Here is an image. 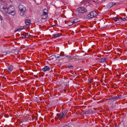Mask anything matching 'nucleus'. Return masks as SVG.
Segmentation results:
<instances>
[{
	"instance_id": "1",
	"label": "nucleus",
	"mask_w": 127,
	"mask_h": 127,
	"mask_svg": "<svg viewBox=\"0 0 127 127\" xmlns=\"http://www.w3.org/2000/svg\"><path fill=\"white\" fill-rule=\"evenodd\" d=\"M97 14L96 12L95 11H93L90 12L87 15L86 18L87 19H90L97 16Z\"/></svg>"
},
{
	"instance_id": "2",
	"label": "nucleus",
	"mask_w": 127,
	"mask_h": 127,
	"mask_svg": "<svg viewBox=\"0 0 127 127\" xmlns=\"http://www.w3.org/2000/svg\"><path fill=\"white\" fill-rule=\"evenodd\" d=\"M67 112L65 111L64 112H60V113L57 114V116L58 117V119L59 120H61L63 118L65 117L67 113Z\"/></svg>"
},
{
	"instance_id": "3",
	"label": "nucleus",
	"mask_w": 127,
	"mask_h": 127,
	"mask_svg": "<svg viewBox=\"0 0 127 127\" xmlns=\"http://www.w3.org/2000/svg\"><path fill=\"white\" fill-rule=\"evenodd\" d=\"M19 10L20 12V15H23L26 11L25 7L22 5H21L20 6Z\"/></svg>"
},
{
	"instance_id": "4",
	"label": "nucleus",
	"mask_w": 127,
	"mask_h": 127,
	"mask_svg": "<svg viewBox=\"0 0 127 127\" xmlns=\"http://www.w3.org/2000/svg\"><path fill=\"white\" fill-rule=\"evenodd\" d=\"M76 11L79 13H84L87 11V9L84 7H79L77 9Z\"/></svg>"
},
{
	"instance_id": "5",
	"label": "nucleus",
	"mask_w": 127,
	"mask_h": 127,
	"mask_svg": "<svg viewBox=\"0 0 127 127\" xmlns=\"http://www.w3.org/2000/svg\"><path fill=\"white\" fill-rule=\"evenodd\" d=\"M10 9H9V10H8L7 13L10 14L13 16L16 13L15 10L13 9V10H11V9H10Z\"/></svg>"
},
{
	"instance_id": "6",
	"label": "nucleus",
	"mask_w": 127,
	"mask_h": 127,
	"mask_svg": "<svg viewBox=\"0 0 127 127\" xmlns=\"http://www.w3.org/2000/svg\"><path fill=\"white\" fill-rule=\"evenodd\" d=\"M48 13L45 12H43V14L41 16V18L43 19H46L48 15Z\"/></svg>"
},
{
	"instance_id": "7",
	"label": "nucleus",
	"mask_w": 127,
	"mask_h": 127,
	"mask_svg": "<svg viewBox=\"0 0 127 127\" xmlns=\"http://www.w3.org/2000/svg\"><path fill=\"white\" fill-rule=\"evenodd\" d=\"M62 35V34L60 33L53 34L52 36V37L56 38L59 37Z\"/></svg>"
},
{
	"instance_id": "8",
	"label": "nucleus",
	"mask_w": 127,
	"mask_h": 127,
	"mask_svg": "<svg viewBox=\"0 0 127 127\" xmlns=\"http://www.w3.org/2000/svg\"><path fill=\"white\" fill-rule=\"evenodd\" d=\"M12 6V5H10L9 7H7L3 6L2 7V8L7 13L8 10H9V9H10V8Z\"/></svg>"
},
{
	"instance_id": "9",
	"label": "nucleus",
	"mask_w": 127,
	"mask_h": 127,
	"mask_svg": "<svg viewBox=\"0 0 127 127\" xmlns=\"http://www.w3.org/2000/svg\"><path fill=\"white\" fill-rule=\"evenodd\" d=\"M50 70V67L47 66H46L42 68V70L44 72L48 71Z\"/></svg>"
},
{
	"instance_id": "10",
	"label": "nucleus",
	"mask_w": 127,
	"mask_h": 127,
	"mask_svg": "<svg viewBox=\"0 0 127 127\" xmlns=\"http://www.w3.org/2000/svg\"><path fill=\"white\" fill-rule=\"evenodd\" d=\"M20 51V49L17 48L13 50V51L14 52V53L15 55H17L19 54V52Z\"/></svg>"
},
{
	"instance_id": "11",
	"label": "nucleus",
	"mask_w": 127,
	"mask_h": 127,
	"mask_svg": "<svg viewBox=\"0 0 127 127\" xmlns=\"http://www.w3.org/2000/svg\"><path fill=\"white\" fill-rule=\"evenodd\" d=\"M107 59L106 58H102L98 59L99 62L100 63L104 62Z\"/></svg>"
},
{
	"instance_id": "12",
	"label": "nucleus",
	"mask_w": 127,
	"mask_h": 127,
	"mask_svg": "<svg viewBox=\"0 0 127 127\" xmlns=\"http://www.w3.org/2000/svg\"><path fill=\"white\" fill-rule=\"evenodd\" d=\"M116 4V3L114 2H110L108 3L107 5L108 7H111Z\"/></svg>"
},
{
	"instance_id": "13",
	"label": "nucleus",
	"mask_w": 127,
	"mask_h": 127,
	"mask_svg": "<svg viewBox=\"0 0 127 127\" xmlns=\"http://www.w3.org/2000/svg\"><path fill=\"white\" fill-rule=\"evenodd\" d=\"M121 98V97H119L118 95H117V96H113L112 97V98L113 99V100H117L120 99Z\"/></svg>"
},
{
	"instance_id": "14",
	"label": "nucleus",
	"mask_w": 127,
	"mask_h": 127,
	"mask_svg": "<svg viewBox=\"0 0 127 127\" xmlns=\"http://www.w3.org/2000/svg\"><path fill=\"white\" fill-rule=\"evenodd\" d=\"M7 68L8 69V71H11L13 69V66L11 65H9L7 67Z\"/></svg>"
},
{
	"instance_id": "15",
	"label": "nucleus",
	"mask_w": 127,
	"mask_h": 127,
	"mask_svg": "<svg viewBox=\"0 0 127 127\" xmlns=\"http://www.w3.org/2000/svg\"><path fill=\"white\" fill-rule=\"evenodd\" d=\"M55 54L52 55L50 56L49 58L50 59H51L53 61H54L55 60H56V58Z\"/></svg>"
},
{
	"instance_id": "16",
	"label": "nucleus",
	"mask_w": 127,
	"mask_h": 127,
	"mask_svg": "<svg viewBox=\"0 0 127 127\" xmlns=\"http://www.w3.org/2000/svg\"><path fill=\"white\" fill-rule=\"evenodd\" d=\"M26 24L28 25L31 23V21L29 19L26 20L25 21Z\"/></svg>"
},
{
	"instance_id": "17",
	"label": "nucleus",
	"mask_w": 127,
	"mask_h": 127,
	"mask_svg": "<svg viewBox=\"0 0 127 127\" xmlns=\"http://www.w3.org/2000/svg\"><path fill=\"white\" fill-rule=\"evenodd\" d=\"M61 55H59V54H55L56 59H57L58 60H60V58L61 57Z\"/></svg>"
},
{
	"instance_id": "18",
	"label": "nucleus",
	"mask_w": 127,
	"mask_h": 127,
	"mask_svg": "<svg viewBox=\"0 0 127 127\" xmlns=\"http://www.w3.org/2000/svg\"><path fill=\"white\" fill-rule=\"evenodd\" d=\"M26 38H28L31 36V35L28 33H25Z\"/></svg>"
},
{
	"instance_id": "19",
	"label": "nucleus",
	"mask_w": 127,
	"mask_h": 127,
	"mask_svg": "<svg viewBox=\"0 0 127 127\" xmlns=\"http://www.w3.org/2000/svg\"><path fill=\"white\" fill-rule=\"evenodd\" d=\"M26 28V26H23L19 28V29L21 31L23 29H25Z\"/></svg>"
},
{
	"instance_id": "20",
	"label": "nucleus",
	"mask_w": 127,
	"mask_h": 127,
	"mask_svg": "<svg viewBox=\"0 0 127 127\" xmlns=\"http://www.w3.org/2000/svg\"><path fill=\"white\" fill-rule=\"evenodd\" d=\"M119 18L116 17H114L113 18V19L114 20L115 22L117 21H118L119 20Z\"/></svg>"
},
{
	"instance_id": "21",
	"label": "nucleus",
	"mask_w": 127,
	"mask_h": 127,
	"mask_svg": "<svg viewBox=\"0 0 127 127\" xmlns=\"http://www.w3.org/2000/svg\"><path fill=\"white\" fill-rule=\"evenodd\" d=\"M67 67L68 68H71L72 69H73L74 67L73 66L71 65H68L67 66Z\"/></svg>"
},
{
	"instance_id": "22",
	"label": "nucleus",
	"mask_w": 127,
	"mask_h": 127,
	"mask_svg": "<svg viewBox=\"0 0 127 127\" xmlns=\"http://www.w3.org/2000/svg\"><path fill=\"white\" fill-rule=\"evenodd\" d=\"M78 22V21L77 20V19H75L72 22H71L72 24V25L73 24H74L76 23L77 22Z\"/></svg>"
},
{
	"instance_id": "23",
	"label": "nucleus",
	"mask_w": 127,
	"mask_h": 127,
	"mask_svg": "<svg viewBox=\"0 0 127 127\" xmlns=\"http://www.w3.org/2000/svg\"><path fill=\"white\" fill-rule=\"evenodd\" d=\"M65 58H68V59H70V58H72V56H65Z\"/></svg>"
},
{
	"instance_id": "24",
	"label": "nucleus",
	"mask_w": 127,
	"mask_h": 127,
	"mask_svg": "<svg viewBox=\"0 0 127 127\" xmlns=\"http://www.w3.org/2000/svg\"><path fill=\"white\" fill-rule=\"evenodd\" d=\"M120 19L122 21H125L126 20H127V19L125 17L124 18H122V17H121Z\"/></svg>"
},
{
	"instance_id": "25",
	"label": "nucleus",
	"mask_w": 127,
	"mask_h": 127,
	"mask_svg": "<svg viewBox=\"0 0 127 127\" xmlns=\"http://www.w3.org/2000/svg\"><path fill=\"white\" fill-rule=\"evenodd\" d=\"M24 33H25L21 34V36L20 37L22 38H26V37Z\"/></svg>"
},
{
	"instance_id": "26",
	"label": "nucleus",
	"mask_w": 127,
	"mask_h": 127,
	"mask_svg": "<svg viewBox=\"0 0 127 127\" xmlns=\"http://www.w3.org/2000/svg\"><path fill=\"white\" fill-rule=\"evenodd\" d=\"M65 55H61V57H60V59H64V58H63V57Z\"/></svg>"
},
{
	"instance_id": "27",
	"label": "nucleus",
	"mask_w": 127,
	"mask_h": 127,
	"mask_svg": "<svg viewBox=\"0 0 127 127\" xmlns=\"http://www.w3.org/2000/svg\"><path fill=\"white\" fill-rule=\"evenodd\" d=\"M71 60H74V61H77V60L76 59V58H75L74 57H73L72 58V59H71Z\"/></svg>"
},
{
	"instance_id": "28",
	"label": "nucleus",
	"mask_w": 127,
	"mask_h": 127,
	"mask_svg": "<svg viewBox=\"0 0 127 127\" xmlns=\"http://www.w3.org/2000/svg\"><path fill=\"white\" fill-rule=\"evenodd\" d=\"M43 12H46L48 13V11L47 9L45 8L43 10Z\"/></svg>"
},
{
	"instance_id": "29",
	"label": "nucleus",
	"mask_w": 127,
	"mask_h": 127,
	"mask_svg": "<svg viewBox=\"0 0 127 127\" xmlns=\"http://www.w3.org/2000/svg\"><path fill=\"white\" fill-rule=\"evenodd\" d=\"M19 31V32H20L21 31H20V30L19 29H19H16L15 31V32H16L17 31Z\"/></svg>"
},
{
	"instance_id": "30",
	"label": "nucleus",
	"mask_w": 127,
	"mask_h": 127,
	"mask_svg": "<svg viewBox=\"0 0 127 127\" xmlns=\"http://www.w3.org/2000/svg\"><path fill=\"white\" fill-rule=\"evenodd\" d=\"M7 54V53L6 52H3V55H5Z\"/></svg>"
},
{
	"instance_id": "31",
	"label": "nucleus",
	"mask_w": 127,
	"mask_h": 127,
	"mask_svg": "<svg viewBox=\"0 0 127 127\" xmlns=\"http://www.w3.org/2000/svg\"><path fill=\"white\" fill-rule=\"evenodd\" d=\"M112 97L111 98H109L108 99L110 100H113V99H112Z\"/></svg>"
},
{
	"instance_id": "32",
	"label": "nucleus",
	"mask_w": 127,
	"mask_h": 127,
	"mask_svg": "<svg viewBox=\"0 0 127 127\" xmlns=\"http://www.w3.org/2000/svg\"><path fill=\"white\" fill-rule=\"evenodd\" d=\"M69 127V126H65L64 127Z\"/></svg>"
},
{
	"instance_id": "33",
	"label": "nucleus",
	"mask_w": 127,
	"mask_h": 127,
	"mask_svg": "<svg viewBox=\"0 0 127 127\" xmlns=\"http://www.w3.org/2000/svg\"><path fill=\"white\" fill-rule=\"evenodd\" d=\"M119 125H117L115 126V127H118Z\"/></svg>"
},
{
	"instance_id": "34",
	"label": "nucleus",
	"mask_w": 127,
	"mask_h": 127,
	"mask_svg": "<svg viewBox=\"0 0 127 127\" xmlns=\"http://www.w3.org/2000/svg\"><path fill=\"white\" fill-rule=\"evenodd\" d=\"M0 19H1V20H2V18H1V16L0 17Z\"/></svg>"
}]
</instances>
